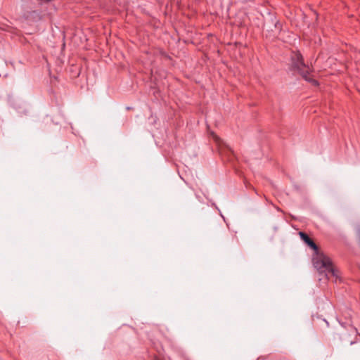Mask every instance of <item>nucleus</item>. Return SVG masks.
Here are the masks:
<instances>
[{"mask_svg": "<svg viewBox=\"0 0 360 360\" xmlns=\"http://www.w3.org/2000/svg\"><path fill=\"white\" fill-rule=\"evenodd\" d=\"M299 235L301 239L314 250L312 262L314 266L317 269L319 273L320 274H324L327 280L336 282L338 279V274L337 270L333 267L330 259L319 251L317 245L306 233L300 231Z\"/></svg>", "mask_w": 360, "mask_h": 360, "instance_id": "obj_1", "label": "nucleus"}, {"mask_svg": "<svg viewBox=\"0 0 360 360\" xmlns=\"http://www.w3.org/2000/svg\"><path fill=\"white\" fill-rule=\"evenodd\" d=\"M37 1H39L40 3L43 4V3L51 2L52 0H37Z\"/></svg>", "mask_w": 360, "mask_h": 360, "instance_id": "obj_3", "label": "nucleus"}, {"mask_svg": "<svg viewBox=\"0 0 360 360\" xmlns=\"http://www.w3.org/2000/svg\"><path fill=\"white\" fill-rule=\"evenodd\" d=\"M292 65L294 69H296L305 80L308 81L314 86L319 85V82L316 79L311 78L309 76L310 71L309 68L304 64L303 57L301 53H295L292 57Z\"/></svg>", "mask_w": 360, "mask_h": 360, "instance_id": "obj_2", "label": "nucleus"}]
</instances>
